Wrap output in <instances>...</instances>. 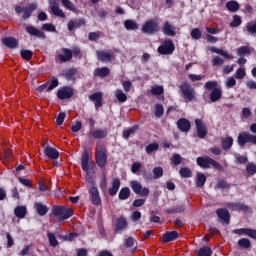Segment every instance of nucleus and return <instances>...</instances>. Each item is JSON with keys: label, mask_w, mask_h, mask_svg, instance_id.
<instances>
[{"label": "nucleus", "mask_w": 256, "mask_h": 256, "mask_svg": "<svg viewBox=\"0 0 256 256\" xmlns=\"http://www.w3.org/2000/svg\"><path fill=\"white\" fill-rule=\"evenodd\" d=\"M175 51V44L173 43V40H165L163 44H161L157 48V52L160 55H173Z\"/></svg>", "instance_id": "obj_9"}, {"label": "nucleus", "mask_w": 256, "mask_h": 256, "mask_svg": "<svg viewBox=\"0 0 256 256\" xmlns=\"http://www.w3.org/2000/svg\"><path fill=\"white\" fill-rule=\"evenodd\" d=\"M81 167L84 172H91L93 169H97L95 162H89V152L84 151L81 157Z\"/></svg>", "instance_id": "obj_10"}, {"label": "nucleus", "mask_w": 256, "mask_h": 256, "mask_svg": "<svg viewBox=\"0 0 256 256\" xmlns=\"http://www.w3.org/2000/svg\"><path fill=\"white\" fill-rule=\"evenodd\" d=\"M50 9L55 17H61L62 19H65V12L59 8L57 1H50Z\"/></svg>", "instance_id": "obj_25"}, {"label": "nucleus", "mask_w": 256, "mask_h": 256, "mask_svg": "<svg viewBox=\"0 0 256 256\" xmlns=\"http://www.w3.org/2000/svg\"><path fill=\"white\" fill-rule=\"evenodd\" d=\"M180 177H183V179H189L190 177H193V172L188 167H182L179 170Z\"/></svg>", "instance_id": "obj_45"}, {"label": "nucleus", "mask_w": 256, "mask_h": 256, "mask_svg": "<svg viewBox=\"0 0 256 256\" xmlns=\"http://www.w3.org/2000/svg\"><path fill=\"white\" fill-rule=\"evenodd\" d=\"M42 30L48 31L50 33H55V31H57V28L55 27V25H53L51 23H45L42 25Z\"/></svg>", "instance_id": "obj_61"}, {"label": "nucleus", "mask_w": 256, "mask_h": 256, "mask_svg": "<svg viewBox=\"0 0 256 256\" xmlns=\"http://www.w3.org/2000/svg\"><path fill=\"white\" fill-rule=\"evenodd\" d=\"M223 97V90L221 88H214L210 93L211 103H217Z\"/></svg>", "instance_id": "obj_29"}, {"label": "nucleus", "mask_w": 256, "mask_h": 256, "mask_svg": "<svg viewBox=\"0 0 256 256\" xmlns=\"http://www.w3.org/2000/svg\"><path fill=\"white\" fill-rule=\"evenodd\" d=\"M52 213L54 217H58V221H67V219H71L74 215L72 208L59 205L53 206Z\"/></svg>", "instance_id": "obj_3"}, {"label": "nucleus", "mask_w": 256, "mask_h": 256, "mask_svg": "<svg viewBox=\"0 0 256 256\" xmlns=\"http://www.w3.org/2000/svg\"><path fill=\"white\" fill-rule=\"evenodd\" d=\"M33 11H37V3L33 2L27 7H21L19 5L15 6L16 13H23L22 19L27 20L33 15Z\"/></svg>", "instance_id": "obj_6"}, {"label": "nucleus", "mask_w": 256, "mask_h": 256, "mask_svg": "<svg viewBox=\"0 0 256 256\" xmlns=\"http://www.w3.org/2000/svg\"><path fill=\"white\" fill-rule=\"evenodd\" d=\"M255 51L254 48H251L249 46H241L237 49L236 53L238 57H245L246 55H251Z\"/></svg>", "instance_id": "obj_33"}, {"label": "nucleus", "mask_w": 256, "mask_h": 256, "mask_svg": "<svg viewBox=\"0 0 256 256\" xmlns=\"http://www.w3.org/2000/svg\"><path fill=\"white\" fill-rule=\"evenodd\" d=\"M246 31L250 34V35H255L256 34V20L254 23L250 22L246 25Z\"/></svg>", "instance_id": "obj_60"}, {"label": "nucleus", "mask_w": 256, "mask_h": 256, "mask_svg": "<svg viewBox=\"0 0 256 256\" xmlns=\"http://www.w3.org/2000/svg\"><path fill=\"white\" fill-rule=\"evenodd\" d=\"M154 151H159V144L157 142L151 143L148 146H146V153L148 155H151Z\"/></svg>", "instance_id": "obj_55"}, {"label": "nucleus", "mask_w": 256, "mask_h": 256, "mask_svg": "<svg viewBox=\"0 0 256 256\" xmlns=\"http://www.w3.org/2000/svg\"><path fill=\"white\" fill-rule=\"evenodd\" d=\"M14 215L18 219H25V217L27 216V207H25V206H17L14 209Z\"/></svg>", "instance_id": "obj_35"}, {"label": "nucleus", "mask_w": 256, "mask_h": 256, "mask_svg": "<svg viewBox=\"0 0 256 256\" xmlns=\"http://www.w3.org/2000/svg\"><path fill=\"white\" fill-rule=\"evenodd\" d=\"M163 93H165V89L163 88V86H153L151 88L152 95H163Z\"/></svg>", "instance_id": "obj_59"}, {"label": "nucleus", "mask_w": 256, "mask_h": 256, "mask_svg": "<svg viewBox=\"0 0 256 256\" xmlns=\"http://www.w3.org/2000/svg\"><path fill=\"white\" fill-rule=\"evenodd\" d=\"M111 73L108 67L96 68L94 70V77H107Z\"/></svg>", "instance_id": "obj_39"}, {"label": "nucleus", "mask_w": 256, "mask_h": 256, "mask_svg": "<svg viewBox=\"0 0 256 256\" xmlns=\"http://www.w3.org/2000/svg\"><path fill=\"white\" fill-rule=\"evenodd\" d=\"M216 214L219 219L226 223V225H229L231 221V214H229V210H227L226 208H220L217 209Z\"/></svg>", "instance_id": "obj_23"}, {"label": "nucleus", "mask_w": 256, "mask_h": 256, "mask_svg": "<svg viewBox=\"0 0 256 256\" xmlns=\"http://www.w3.org/2000/svg\"><path fill=\"white\" fill-rule=\"evenodd\" d=\"M96 164L100 169H103L107 165V153L103 150H96L95 152Z\"/></svg>", "instance_id": "obj_16"}, {"label": "nucleus", "mask_w": 256, "mask_h": 256, "mask_svg": "<svg viewBox=\"0 0 256 256\" xmlns=\"http://www.w3.org/2000/svg\"><path fill=\"white\" fill-rule=\"evenodd\" d=\"M124 27L127 31H137L139 24L135 20H125Z\"/></svg>", "instance_id": "obj_40"}, {"label": "nucleus", "mask_w": 256, "mask_h": 256, "mask_svg": "<svg viewBox=\"0 0 256 256\" xmlns=\"http://www.w3.org/2000/svg\"><path fill=\"white\" fill-rule=\"evenodd\" d=\"M34 209L40 217H45V215L49 213V207H47V205H44L43 202H35Z\"/></svg>", "instance_id": "obj_26"}, {"label": "nucleus", "mask_w": 256, "mask_h": 256, "mask_svg": "<svg viewBox=\"0 0 256 256\" xmlns=\"http://www.w3.org/2000/svg\"><path fill=\"white\" fill-rule=\"evenodd\" d=\"M238 246L241 249H249L251 248V240H249L248 238H242L238 240Z\"/></svg>", "instance_id": "obj_48"}, {"label": "nucleus", "mask_w": 256, "mask_h": 256, "mask_svg": "<svg viewBox=\"0 0 256 256\" xmlns=\"http://www.w3.org/2000/svg\"><path fill=\"white\" fill-rule=\"evenodd\" d=\"M127 229H129V222L127 221V218H125V216L118 217L116 220L114 231L116 233H121L122 231H125Z\"/></svg>", "instance_id": "obj_15"}, {"label": "nucleus", "mask_w": 256, "mask_h": 256, "mask_svg": "<svg viewBox=\"0 0 256 256\" xmlns=\"http://www.w3.org/2000/svg\"><path fill=\"white\" fill-rule=\"evenodd\" d=\"M44 155H46V157H48V159L57 160V159H59V150L47 145L44 148Z\"/></svg>", "instance_id": "obj_21"}, {"label": "nucleus", "mask_w": 256, "mask_h": 256, "mask_svg": "<svg viewBox=\"0 0 256 256\" xmlns=\"http://www.w3.org/2000/svg\"><path fill=\"white\" fill-rule=\"evenodd\" d=\"M196 131L199 139H205L207 137V125L203 122V119H195Z\"/></svg>", "instance_id": "obj_13"}, {"label": "nucleus", "mask_w": 256, "mask_h": 256, "mask_svg": "<svg viewBox=\"0 0 256 256\" xmlns=\"http://www.w3.org/2000/svg\"><path fill=\"white\" fill-rule=\"evenodd\" d=\"M243 23V20H241V16L239 15H234L233 20L230 23V27H239Z\"/></svg>", "instance_id": "obj_57"}, {"label": "nucleus", "mask_w": 256, "mask_h": 256, "mask_svg": "<svg viewBox=\"0 0 256 256\" xmlns=\"http://www.w3.org/2000/svg\"><path fill=\"white\" fill-rule=\"evenodd\" d=\"M96 57L101 63H111V61H115V54L111 50H98L96 51Z\"/></svg>", "instance_id": "obj_12"}, {"label": "nucleus", "mask_w": 256, "mask_h": 256, "mask_svg": "<svg viewBox=\"0 0 256 256\" xmlns=\"http://www.w3.org/2000/svg\"><path fill=\"white\" fill-rule=\"evenodd\" d=\"M225 63V60L219 56H215L212 58V65L213 67H220V65H223Z\"/></svg>", "instance_id": "obj_63"}, {"label": "nucleus", "mask_w": 256, "mask_h": 256, "mask_svg": "<svg viewBox=\"0 0 256 256\" xmlns=\"http://www.w3.org/2000/svg\"><path fill=\"white\" fill-rule=\"evenodd\" d=\"M62 5L67 9L68 11H77V6L71 2V0H61Z\"/></svg>", "instance_id": "obj_51"}, {"label": "nucleus", "mask_w": 256, "mask_h": 256, "mask_svg": "<svg viewBox=\"0 0 256 256\" xmlns=\"http://www.w3.org/2000/svg\"><path fill=\"white\" fill-rule=\"evenodd\" d=\"M115 97L119 103H125V101H127V94H125L123 90H116Z\"/></svg>", "instance_id": "obj_50"}, {"label": "nucleus", "mask_w": 256, "mask_h": 256, "mask_svg": "<svg viewBox=\"0 0 256 256\" xmlns=\"http://www.w3.org/2000/svg\"><path fill=\"white\" fill-rule=\"evenodd\" d=\"M218 85L217 81H208L205 83L204 88L208 91H213V89H219Z\"/></svg>", "instance_id": "obj_58"}, {"label": "nucleus", "mask_w": 256, "mask_h": 256, "mask_svg": "<svg viewBox=\"0 0 256 256\" xmlns=\"http://www.w3.org/2000/svg\"><path fill=\"white\" fill-rule=\"evenodd\" d=\"M83 25H85V19L81 18L78 21H73L70 20L67 24L68 27V31H73V29H75V27H77V29H79V27H83Z\"/></svg>", "instance_id": "obj_37"}, {"label": "nucleus", "mask_w": 256, "mask_h": 256, "mask_svg": "<svg viewBox=\"0 0 256 256\" xmlns=\"http://www.w3.org/2000/svg\"><path fill=\"white\" fill-rule=\"evenodd\" d=\"M26 33L30 35L31 37H37L38 39H45V33L43 31L39 30L35 26H26L25 28Z\"/></svg>", "instance_id": "obj_20"}, {"label": "nucleus", "mask_w": 256, "mask_h": 256, "mask_svg": "<svg viewBox=\"0 0 256 256\" xmlns=\"http://www.w3.org/2000/svg\"><path fill=\"white\" fill-rule=\"evenodd\" d=\"M65 117H67V114L65 112H60L56 118L57 125H61L65 122Z\"/></svg>", "instance_id": "obj_64"}, {"label": "nucleus", "mask_w": 256, "mask_h": 256, "mask_svg": "<svg viewBox=\"0 0 256 256\" xmlns=\"http://www.w3.org/2000/svg\"><path fill=\"white\" fill-rule=\"evenodd\" d=\"M187 209V206L185 204H179L177 206H173L170 209L166 210V213H168V215H176L177 213H185Z\"/></svg>", "instance_id": "obj_31"}, {"label": "nucleus", "mask_w": 256, "mask_h": 256, "mask_svg": "<svg viewBox=\"0 0 256 256\" xmlns=\"http://www.w3.org/2000/svg\"><path fill=\"white\" fill-rule=\"evenodd\" d=\"M20 56L22 59H25V61H31V59H33V51L22 49L20 51Z\"/></svg>", "instance_id": "obj_49"}, {"label": "nucleus", "mask_w": 256, "mask_h": 256, "mask_svg": "<svg viewBox=\"0 0 256 256\" xmlns=\"http://www.w3.org/2000/svg\"><path fill=\"white\" fill-rule=\"evenodd\" d=\"M205 183H207V176L203 173H198L196 178V187H204Z\"/></svg>", "instance_id": "obj_43"}, {"label": "nucleus", "mask_w": 256, "mask_h": 256, "mask_svg": "<svg viewBox=\"0 0 256 256\" xmlns=\"http://www.w3.org/2000/svg\"><path fill=\"white\" fill-rule=\"evenodd\" d=\"M237 143L240 147L247 145V143L256 145V135H252L251 133L244 131L238 135Z\"/></svg>", "instance_id": "obj_7"}, {"label": "nucleus", "mask_w": 256, "mask_h": 256, "mask_svg": "<svg viewBox=\"0 0 256 256\" xmlns=\"http://www.w3.org/2000/svg\"><path fill=\"white\" fill-rule=\"evenodd\" d=\"M177 127L182 133H189L191 131V121L187 118H180L177 121Z\"/></svg>", "instance_id": "obj_18"}, {"label": "nucleus", "mask_w": 256, "mask_h": 256, "mask_svg": "<svg viewBox=\"0 0 256 256\" xmlns=\"http://www.w3.org/2000/svg\"><path fill=\"white\" fill-rule=\"evenodd\" d=\"M209 51H211V53H217L218 55H221V57H224V59L233 60V55H231V54H229V52H227L223 49H219L215 46L210 47Z\"/></svg>", "instance_id": "obj_32"}, {"label": "nucleus", "mask_w": 256, "mask_h": 256, "mask_svg": "<svg viewBox=\"0 0 256 256\" xmlns=\"http://www.w3.org/2000/svg\"><path fill=\"white\" fill-rule=\"evenodd\" d=\"M73 95H75V90H73V87L71 86L60 87L57 91V98L60 99V101L71 99Z\"/></svg>", "instance_id": "obj_11"}, {"label": "nucleus", "mask_w": 256, "mask_h": 256, "mask_svg": "<svg viewBox=\"0 0 256 256\" xmlns=\"http://www.w3.org/2000/svg\"><path fill=\"white\" fill-rule=\"evenodd\" d=\"M62 53H64V55H57V59H59L61 63H67L68 61H71L73 59V55L74 57H79V59H81V49L79 47L73 48V51H71L69 48H62Z\"/></svg>", "instance_id": "obj_4"}, {"label": "nucleus", "mask_w": 256, "mask_h": 256, "mask_svg": "<svg viewBox=\"0 0 256 256\" xmlns=\"http://www.w3.org/2000/svg\"><path fill=\"white\" fill-rule=\"evenodd\" d=\"M153 179H161L163 177V167H155L152 170Z\"/></svg>", "instance_id": "obj_56"}, {"label": "nucleus", "mask_w": 256, "mask_h": 256, "mask_svg": "<svg viewBox=\"0 0 256 256\" xmlns=\"http://www.w3.org/2000/svg\"><path fill=\"white\" fill-rule=\"evenodd\" d=\"M240 5L239 2L235 1V0H230L226 3V9L228 11H230V13H237V11H239L240 9Z\"/></svg>", "instance_id": "obj_36"}, {"label": "nucleus", "mask_w": 256, "mask_h": 256, "mask_svg": "<svg viewBox=\"0 0 256 256\" xmlns=\"http://www.w3.org/2000/svg\"><path fill=\"white\" fill-rule=\"evenodd\" d=\"M92 139H106L109 135V130L107 128H98L90 132Z\"/></svg>", "instance_id": "obj_19"}, {"label": "nucleus", "mask_w": 256, "mask_h": 256, "mask_svg": "<svg viewBox=\"0 0 256 256\" xmlns=\"http://www.w3.org/2000/svg\"><path fill=\"white\" fill-rule=\"evenodd\" d=\"M121 187V180L119 178H115L112 181V187L109 188V196L115 197L117 193L119 192V189Z\"/></svg>", "instance_id": "obj_27"}, {"label": "nucleus", "mask_w": 256, "mask_h": 256, "mask_svg": "<svg viewBox=\"0 0 256 256\" xmlns=\"http://www.w3.org/2000/svg\"><path fill=\"white\" fill-rule=\"evenodd\" d=\"M75 75H77V70L75 68H70L64 73V77L67 81H73V79H75Z\"/></svg>", "instance_id": "obj_44"}, {"label": "nucleus", "mask_w": 256, "mask_h": 256, "mask_svg": "<svg viewBox=\"0 0 256 256\" xmlns=\"http://www.w3.org/2000/svg\"><path fill=\"white\" fill-rule=\"evenodd\" d=\"M221 147L224 151H229V149L233 147V137L228 136V137L222 138Z\"/></svg>", "instance_id": "obj_34"}, {"label": "nucleus", "mask_w": 256, "mask_h": 256, "mask_svg": "<svg viewBox=\"0 0 256 256\" xmlns=\"http://www.w3.org/2000/svg\"><path fill=\"white\" fill-rule=\"evenodd\" d=\"M162 32L164 35H167L168 37H175L177 35L175 30L173 29V25H171V23H169V21H166L164 23Z\"/></svg>", "instance_id": "obj_30"}, {"label": "nucleus", "mask_w": 256, "mask_h": 256, "mask_svg": "<svg viewBox=\"0 0 256 256\" xmlns=\"http://www.w3.org/2000/svg\"><path fill=\"white\" fill-rule=\"evenodd\" d=\"M197 253H198V256H211L213 255V250H211V247L209 246H204L199 248Z\"/></svg>", "instance_id": "obj_46"}, {"label": "nucleus", "mask_w": 256, "mask_h": 256, "mask_svg": "<svg viewBox=\"0 0 256 256\" xmlns=\"http://www.w3.org/2000/svg\"><path fill=\"white\" fill-rule=\"evenodd\" d=\"M129 197H131V189H129V187L121 188L118 194V199H120V201H127Z\"/></svg>", "instance_id": "obj_38"}, {"label": "nucleus", "mask_w": 256, "mask_h": 256, "mask_svg": "<svg viewBox=\"0 0 256 256\" xmlns=\"http://www.w3.org/2000/svg\"><path fill=\"white\" fill-rule=\"evenodd\" d=\"M227 207L230 211H238V213H241V211L243 213H251L252 211L251 207L241 202H230L227 204Z\"/></svg>", "instance_id": "obj_14"}, {"label": "nucleus", "mask_w": 256, "mask_h": 256, "mask_svg": "<svg viewBox=\"0 0 256 256\" xmlns=\"http://www.w3.org/2000/svg\"><path fill=\"white\" fill-rule=\"evenodd\" d=\"M137 131H139V125L135 124L134 126L130 127L129 129L123 131V138L129 139V137H131V135H135V133H137Z\"/></svg>", "instance_id": "obj_42"}, {"label": "nucleus", "mask_w": 256, "mask_h": 256, "mask_svg": "<svg viewBox=\"0 0 256 256\" xmlns=\"http://www.w3.org/2000/svg\"><path fill=\"white\" fill-rule=\"evenodd\" d=\"M246 173L250 176L253 177V175L256 174V165L253 162H250L246 165Z\"/></svg>", "instance_id": "obj_52"}, {"label": "nucleus", "mask_w": 256, "mask_h": 256, "mask_svg": "<svg viewBox=\"0 0 256 256\" xmlns=\"http://www.w3.org/2000/svg\"><path fill=\"white\" fill-rule=\"evenodd\" d=\"M2 45L7 49H17L19 47V40L13 36L5 37L2 39Z\"/></svg>", "instance_id": "obj_17"}, {"label": "nucleus", "mask_w": 256, "mask_h": 256, "mask_svg": "<svg viewBox=\"0 0 256 256\" xmlns=\"http://www.w3.org/2000/svg\"><path fill=\"white\" fill-rule=\"evenodd\" d=\"M142 33L145 35H155L159 33V21L155 18L147 20L141 29Z\"/></svg>", "instance_id": "obj_5"}, {"label": "nucleus", "mask_w": 256, "mask_h": 256, "mask_svg": "<svg viewBox=\"0 0 256 256\" xmlns=\"http://www.w3.org/2000/svg\"><path fill=\"white\" fill-rule=\"evenodd\" d=\"M79 237V233L77 232H70L66 235L60 234L58 235V239H62L63 241H75Z\"/></svg>", "instance_id": "obj_41"}, {"label": "nucleus", "mask_w": 256, "mask_h": 256, "mask_svg": "<svg viewBox=\"0 0 256 256\" xmlns=\"http://www.w3.org/2000/svg\"><path fill=\"white\" fill-rule=\"evenodd\" d=\"M154 113L157 119H161V117L165 115V108L163 107V104H156Z\"/></svg>", "instance_id": "obj_47"}, {"label": "nucleus", "mask_w": 256, "mask_h": 256, "mask_svg": "<svg viewBox=\"0 0 256 256\" xmlns=\"http://www.w3.org/2000/svg\"><path fill=\"white\" fill-rule=\"evenodd\" d=\"M91 195V201L93 205H99L101 203V196L99 195V188L92 186L89 190Z\"/></svg>", "instance_id": "obj_24"}, {"label": "nucleus", "mask_w": 256, "mask_h": 256, "mask_svg": "<svg viewBox=\"0 0 256 256\" xmlns=\"http://www.w3.org/2000/svg\"><path fill=\"white\" fill-rule=\"evenodd\" d=\"M90 101H94L95 109H99V107H103V93L95 92L89 96Z\"/></svg>", "instance_id": "obj_22"}, {"label": "nucleus", "mask_w": 256, "mask_h": 256, "mask_svg": "<svg viewBox=\"0 0 256 256\" xmlns=\"http://www.w3.org/2000/svg\"><path fill=\"white\" fill-rule=\"evenodd\" d=\"M175 239H179V232L173 230L163 234L162 242L170 243V241H175Z\"/></svg>", "instance_id": "obj_28"}, {"label": "nucleus", "mask_w": 256, "mask_h": 256, "mask_svg": "<svg viewBox=\"0 0 256 256\" xmlns=\"http://www.w3.org/2000/svg\"><path fill=\"white\" fill-rule=\"evenodd\" d=\"M196 163L201 169H211V166L218 171H223V165L209 156H200L196 159Z\"/></svg>", "instance_id": "obj_1"}, {"label": "nucleus", "mask_w": 256, "mask_h": 256, "mask_svg": "<svg viewBox=\"0 0 256 256\" xmlns=\"http://www.w3.org/2000/svg\"><path fill=\"white\" fill-rule=\"evenodd\" d=\"M183 158L179 154H173L171 158L172 165H181Z\"/></svg>", "instance_id": "obj_62"}, {"label": "nucleus", "mask_w": 256, "mask_h": 256, "mask_svg": "<svg viewBox=\"0 0 256 256\" xmlns=\"http://www.w3.org/2000/svg\"><path fill=\"white\" fill-rule=\"evenodd\" d=\"M192 39H195L196 41H199L201 39L203 33L201 32V29L199 28H193L190 33Z\"/></svg>", "instance_id": "obj_53"}, {"label": "nucleus", "mask_w": 256, "mask_h": 256, "mask_svg": "<svg viewBox=\"0 0 256 256\" xmlns=\"http://www.w3.org/2000/svg\"><path fill=\"white\" fill-rule=\"evenodd\" d=\"M180 94L182 99H185V101H195L197 97V92H195V88L190 85L189 82L184 81L179 86Z\"/></svg>", "instance_id": "obj_2"}, {"label": "nucleus", "mask_w": 256, "mask_h": 256, "mask_svg": "<svg viewBox=\"0 0 256 256\" xmlns=\"http://www.w3.org/2000/svg\"><path fill=\"white\" fill-rule=\"evenodd\" d=\"M130 187L136 195H139L140 197H149V193H150L149 188L147 187L143 188V185H141L139 181L132 180L130 182Z\"/></svg>", "instance_id": "obj_8"}, {"label": "nucleus", "mask_w": 256, "mask_h": 256, "mask_svg": "<svg viewBox=\"0 0 256 256\" xmlns=\"http://www.w3.org/2000/svg\"><path fill=\"white\" fill-rule=\"evenodd\" d=\"M47 237L51 247H57V245H59V241L57 240V237H55V234L48 233Z\"/></svg>", "instance_id": "obj_54"}]
</instances>
